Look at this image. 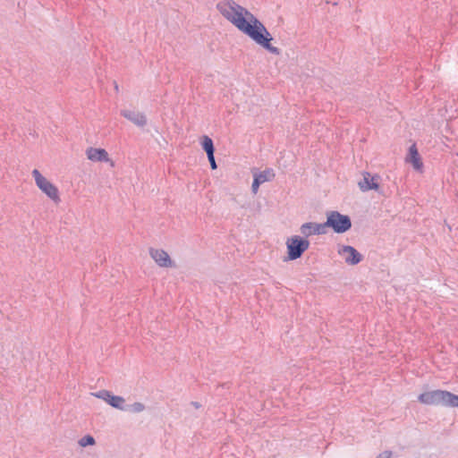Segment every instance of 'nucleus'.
<instances>
[{
  "mask_svg": "<svg viewBox=\"0 0 458 458\" xmlns=\"http://www.w3.org/2000/svg\"><path fill=\"white\" fill-rule=\"evenodd\" d=\"M325 228L330 227L336 233H344L352 227L351 218L338 211H331L327 214Z\"/></svg>",
  "mask_w": 458,
  "mask_h": 458,
  "instance_id": "7ed1b4c3",
  "label": "nucleus"
},
{
  "mask_svg": "<svg viewBox=\"0 0 458 458\" xmlns=\"http://www.w3.org/2000/svg\"><path fill=\"white\" fill-rule=\"evenodd\" d=\"M201 145L203 149L206 151L207 155L215 153L213 140L208 136H203Z\"/></svg>",
  "mask_w": 458,
  "mask_h": 458,
  "instance_id": "2eb2a0df",
  "label": "nucleus"
},
{
  "mask_svg": "<svg viewBox=\"0 0 458 458\" xmlns=\"http://www.w3.org/2000/svg\"><path fill=\"white\" fill-rule=\"evenodd\" d=\"M337 252L344 259L345 263L351 266L357 265L362 260V255L350 245H340Z\"/></svg>",
  "mask_w": 458,
  "mask_h": 458,
  "instance_id": "0eeeda50",
  "label": "nucleus"
},
{
  "mask_svg": "<svg viewBox=\"0 0 458 458\" xmlns=\"http://www.w3.org/2000/svg\"><path fill=\"white\" fill-rule=\"evenodd\" d=\"M128 407L129 411L134 412V413H140L145 410V405L142 403L136 402L131 405H126Z\"/></svg>",
  "mask_w": 458,
  "mask_h": 458,
  "instance_id": "dca6fc26",
  "label": "nucleus"
},
{
  "mask_svg": "<svg viewBox=\"0 0 458 458\" xmlns=\"http://www.w3.org/2000/svg\"><path fill=\"white\" fill-rule=\"evenodd\" d=\"M300 231L304 237H310L315 234H325L327 233L324 223L318 224L313 222L302 224L300 227Z\"/></svg>",
  "mask_w": 458,
  "mask_h": 458,
  "instance_id": "1a4fd4ad",
  "label": "nucleus"
},
{
  "mask_svg": "<svg viewBox=\"0 0 458 458\" xmlns=\"http://www.w3.org/2000/svg\"><path fill=\"white\" fill-rule=\"evenodd\" d=\"M418 400L427 405L456 407L457 395L445 390H433L420 394Z\"/></svg>",
  "mask_w": 458,
  "mask_h": 458,
  "instance_id": "f03ea898",
  "label": "nucleus"
},
{
  "mask_svg": "<svg viewBox=\"0 0 458 458\" xmlns=\"http://www.w3.org/2000/svg\"><path fill=\"white\" fill-rule=\"evenodd\" d=\"M94 444H95V438L90 435L84 436L83 437H81L79 440V445L82 447H85L88 445H93Z\"/></svg>",
  "mask_w": 458,
  "mask_h": 458,
  "instance_id": "f3484780",
  "label": "nucleus"
},
{
  "mask_svg": "<svg viewBox=\"0 0 458 458\" xmlns=\"http://www.w3.org/2000/svg\"><path fill=\"white\" fill-rule=\"evenodd\" d=\"M191 404L194 406L196 409H199L201 405L198 402H191Z\"/></svg>",
  "mask_w": 458,
  "mask_h": 458,
  "instance_id": "aec40b11",
  "label": "nucleus"
},
{
  "mask_svg": "<svg viewBox=\"0 0 458 458\" xmlns=\"http://www.w3.org/2000/svg\"><path fill=\"white\" fill-rule=\"evenodd\" d=\"M406 160L408 162L411 163L414 169H416V170L421 169V167L423 165L415 145H412L410 147L409 156L406 158Z\"/></svg>",
  "mask_w": 458,
  "mask_h": 458,
  "instance_id": "4468645a",
  "label": "nucleus"
},
{
  "mask_svg": "<svg viewBox=\"0 0 458 458\" xmlns=\"http://www.w3.org/2000/svg\"><path fill=\"white\" fill-rule=\"evenodd\" d=\"M149 255L155 260V262L161 267H173L174 264L171 259L169 254L159 249H149Z\"/></svg>",
  "mask_w": 458,
  "mask_h": 458,
  "instance_id": "6e6552de",
  "label": "nucleus"
},
{
  "mask_svg": "<svg viewBox=\"0 0 458 458\" xmlns=\"http://www.w3.org/2000/svg\"><path fill=\"white\" fill-rule=\"evenodd\" d=\"M121 115L138 127H143L147 124V117L143 113L134 110L123 109L121 111Z\"/></svg>",
  "mask_w": 458,
  "mask_h": 458,
  "instance_id": "9d476101",
  "label": "nucleus"
},
{
  "mask_svg": "<svg viewBox=\"0 0 458 458\" xmlns=\"http://www.w3.org/2000/svg\"><path fill=\"white\" fill-rule=\"evenodd\" d=\"M91 394L98 399L104 400L106 403L115 409L121 411L128 410L124 398L119 395H114L108 390H100L96 393H91Z\"/></svg>",
  "mask_w": 458,
  "mask_h": 458,
  "instance_id": "423d86ee",
  "label": "nucleus"
},
{
  "mask_svg": "<svg viewBox=\"0 0 458 458\" xmlns=\"http://www.w3.org/2000/svg\"><path fill=\"white\" fill-rule=\"evenodd\" d=\"M114 89H115L116 91L118 90V85H117L116 82H114Z\"/></svg>",
  "mask_w": 458,
  "mask_h": 458,
  "instance_id": "412c9836",
  "label": "nucleus"
},
{
  "mask_svg": "<svg viewBox=\"0 0 458 458\" xmlns=\"http://www.w3.org/2000/svg\"><path fill=\"white\" fill-rule=\"evenodd\" d=\"M218 12L241 32L269 53L279 55L281 51L271 44L273 37L266 26L248 9L234 0H220Z\"/></svg>",
  "mask_w": 458,
  "mask_h": 458,
  "instance_id": "f257e3e1",
  "label": "nucleus"
},
{
  "mask_svg": "<svg viewBox=\"0 0 458 458\" xmlns=\"http://www.w3.org/2000/svg\"><path fill=\"white\" fill-rule=\"evenodd\" d=\"M456 407H458V395H457V401H456Z\"/></svg>",
  "mask_w": 458,
  "mask_h": 458,
  "instance_id": "4be33fe9",
  "label": "nucleus"
},
{
  "mask_svg": "<svg viewBox=\"0 0 458 458\" xmlns=\"http://www.w3.org/2000/svg\"><path fill=\"white\" fill-rule=\"evenodd\" d=\"M287 257L284 261L295 260L302 256L309 249L310 242L304 238L294 235L286 241Z\"/></svg>",
  "mask_w": 458,
  "mask_h": 458,
  "instance_id": "20e7f679",
  "label": "nucleus"
},
{
  "mask_svg": "<svg viewBox=\"0 0 458 458\" xmlns=\"http://www.w3.org/2000/svg\"><path fill=\"white\" fill-rule=\"evenodd\" d=\"M207 156H208V159L209 161L211 169H213V170L216 169L217 165H216V163L215 160L214 153L208 154Z\"/></svg>",
  "mask_w": 458,
  "mask_h": 458,
  "instance_id": "a211bd4d",
  "label": "nucleus"
},
{
  "mask_svg": "<svg viewBox=\"0 0 458 458\" xmlns=\"http://www.w3.org/2000/svg\"><path fill=\"white\" fill-rule=\"evenodd\" d=\"M88 159L92 162H109L108 153L104 148H88L86 149Z\"/></svg>",
  "mask_w": 458,
  "mask_h": 458,
  "instance_id": "f8f14e48",
  "label": "nucleus"
},
{
  "mask_svg": "<svg viewBox=\"0 0 458 458\" xmlns=\"http://www.w3.org/2000/svg\"><path fill=\"white\" fill-rule=\"evenodd\" d=\"M275 176V174L272 170L267 169L263 172H259L257 174H254V179L251 185V191L252 193L256 194L259 191V185L271 181Z\"/></svg>",
  "mask_w": 458,
  "mask_h": 458,
  "instance_id": "9b49d317",
  "label": "nucleus"
},
{
  "mask_svg": "<svg viewBox=\"0 0 458 458\" xmlns=\"http://www.w3.org/2000/svg\"><path fill=\"white\" fill-rule=\"evenodd\" d=\"M392 452L391 451H384L380 453L376 458H391Z\"/></svg>",
  "mask_w": 458,
  "mask_h": 458,
  "instance_id": "6ab92c4d",
  "label": "nucleus"
},
{
  "mask_svg": "<svg viewBox=\"0 0 458 458\" xmlns=\"http://www.w3.org/2000/svg\"><path fill=\"white\" fill-rule=\"evenodd\" d=\"M377 176H371L369 173H365L363 179L359 182V187L362 191L369 190H377L378 183L376 182Z\"/></svg>",
  "mask_w": 458,
  "mask_h": 458,
  "instance_id": "ddd939ff",
  "label": "nucleus"
},
{
  "mask_svg": "<svg viewBox=\"0 0 458 458\" xmlns=\"http://www.w3.org/2000/svg\"><path fill=\"white\" fill-rule=\"evenodd\" d=\"M31 174L38 189L55 203H59L61 199L57 187L44 177L38 169H34Z\"/></svg>",
  "mask_w": 458,
  "mask_h": 458,
  "instance_id": "39448f33",
  "label": "nucleus"
}]
</instances>
